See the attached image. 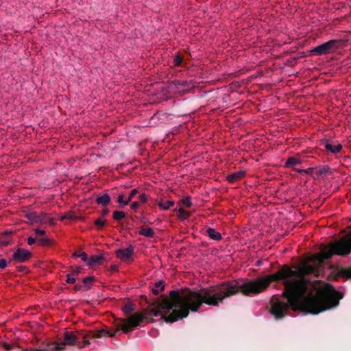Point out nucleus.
Here are the masks:
<instances>
[{
  "mask_svg": "<svg viewBox=\"0 0 351 351\" xmlns=\"http://www.w3.org/2000/svg\"><path fill=\"white\" fill-rule=\"evenodd\" d=\"M301 160L294 157H289L287 158L285 162L286 167H291L298 165L301 164Z\"/></svg>",
  "mask_w": 351,
  "mask_h": 351,
  "instance_id": "nucleus-15",
  "label": "nucleus"
},
{
  "mask_svg": "<svg viewBox=\"0 0 351 351\" xmlns=\"http://www.w3.org/2000/svg\"><path fill=\"white\" fill-rule=\"evenodd\" d=\"M330 171V168L328 165H324L315 169L314 178H319L321 176H326Z\"/></svg>",
  "mask_w": 351,
  "mask_h": 351,
  "instance_id": "nucleus-9",
  "label": "nucleus"
},
{
  "mask_svg": "<svg viewBox=\"0 0 351 351\" xmlns=\"http://www.w3.org/2000/svg\"><path fill=\"white\" fill-rule=\"evenodd\" d=\"M94 276H88L86 277L83 279V282L85 285L86 290H88L90 289V285L92 282L95 280Z\"/></svg>",
  "mask_w": 351,
  "mask_h": 351,
  "instance_id": "nucleus-20",
  "label": "nucleus"
},
{
  "mask_svg": "<svg viewBox=\"0 0 351 351\" xmlns=\"http://www.w3.org/2000/svg\"><path fill=\"white\" fill-rule=\"evenodd\" d=\"M178 213V218L181 219H186L191 215V213L185 210L183 208H180Z\"/></svg>",
  "mask_w": 351,
  "mask_h": 351,
  "instance_id": "nucleus-19",
  "label": "nucleus"
},
{
  "mask_svg": "<svg viewBox=\"0 0 351 351\" xmlns=\"http://www.w3.org/2000/svg\"><path fill=\"white\" fill-rule=\"evenodd\" d=\"M97 230H101L104 226L107 223L106 220H102L101 219H97L94 222Z\"/></svg>",
  "mask_w": 351,
  "mask_h": 351,
  "instance_id": "nucleus-23",
  "label": "nucleus"
},
{
  "mask_svg": "<svg viewBox=\"0 0 351 351\" xmlns=\"http://www.w3.org/2000/svg\"><path fill=\"white\" fill-rule=\"evenodd\" d=\"M206 232V235L211 239L219 241L222 238L221 234L216 231L214 228H208Z\"/></svg>",
  "mask_w": 351,
  "mask_h": 351,
  "instance_id": "nucleus-11",
  "label": "nucleus"
},
{
  "mask_svg": "<svg viewBox=\"0 0 351 351\" xmlns=\"http://www.w3.org/2000/svg\"><path fill=\"white\" fill-rule=\"evenodd\" d=\"M39 245L42 246H50L52 245V241L48 238H41L38 240Z\"/></svg>",
  "mask_w": 351,
  "mask_h": 351,
  "instance_id": "nucleus-24",
  "label": "nucleus"
},
{
  "mask_svg": "<svg viewBox=\"0 0 351 351\" xmlns=\"http://www.w3.org/2000/svg\"><path fill=\"white\" fill-rule=\"evenodd\" d=\"M113 219L116 221H121L125 217V213L123 211H114L112 214Z\"/></svg>",
  "mask_w": 351,
  "mask_h": 351,
  "instance_id": "nucleus-21",
  "label": "nucleus"
},
{
  "mask_svg": "<svg viewBox=\"0 0 351 351\" xmlns=\"http://www.w3.org/2000/svg\"><path fill=\"white\" fill-rule=\"evenodd\" d=\"M111 269L112 271H117V267L116 265H112L111 266Z\"/></svg>",
  "mask_w": 351,
  "mask_h": 351,
  "instance_id": "nucleus-48",
  "label": "nucleus"
},
{
  "mask_svg": "<svg viewBox=\"0 0 351 351\" xmlns=\"http://www.w3.org/2000/svg\"><path fill=\"white\" fill-rule=\"evenodd\" d=\"M182 62V58L180 55H177L174 58V66H180Z\"/></svg>",
  "mask_w": 351,
  "mask_h": 351,
  "instance_id": "nucleus-29",
  "label": "nucleus"
},
{
  "mask_svg": "<svg viewBox=\"0 0 351 351\" xmlns=\"http://www.w3.org/2000/svg\"><path fill=\"white\" fill-rule=\"evenodd\" d=\"M23 351H27V350H26V349H24V348H23Z\"/></svg>",
  "mask_w": 351,
  "mask_h": 351,
  "instance_id": "nucleus-52",
  "label": "nucleus"
},
{
  "mask_svg": "<svg viewBox=\"0 0 351 351\" xmlns=\"http://www.w3.org/2000/svg\"><path fill=\"white\" fill-rule=\"evenodd\" d=\"M139 205H140V202H133L130 204V208L132 210H136L139 207Z\"/></svg>",
  "mask_w": 351,
  "mask_h": 351,
  "instance_id": "nucleus-38",
  "label": "nucleus"
},
{
  "mask_svg": "<svg viewBox=\"0 0 351 351\" xmlns=\"http://www.w3.org/2000/svg\"><path fill=\"white\" fill-rule=\"evenodd\" d=\"M32 256V254L27 250L23 249V262L28 260Z\"/></svg>",
  "mask_w": 351,
  "mask_h": 351,
  "instance_id": "nucleus-31",
  "label": "nucleus"
},
{
  "mask_svg": "<svg viewBox=\"0 0 351 351\" xmlns=\"http://www.w3.org/2000/svg\"><path fill=\"white\" fill-rule=\"evenodd\" d=\"M35 232H36V235H38V236L44 235L45 234V230H39V229H36Z\"/></svg>",
  "mask_w": 351,
  "mask_h": 351,
  "instance_id": "nucleus-43",
  "label": "nucleus"
},
{
  "mask_svg": "<svg viewBox=\"0 0 351 351\" xmlns=\"http://www.w3.org/2000/svg\"><path fill=\"white\" fill-rule=\"evenodd\" d=\"M134 310V305L131 303L126 304L123 308V311L125 314H130Z\"/></svg>",
  "mask_w": 351,
  "mask_h": 351,
  "instance_id": "nucleus-26",
  "label": "nucleus"
},
{
  "mask_svg": "<svg viewBox=\"0 0 351 351\" xmlns=\"http://www.w3.org/2000/svg\"><path fill=\"white\" fill-rule=\"evenodd\" d=\"M324 148L332 154L339 153L343 147L341 144H332L328 140L325 139L322 143Z\"/></svg>",
  "mask_w": 351,
  "mask_h": 351,
  "instance_id": "nucleus-5",
  "label": "nucleus"
},
{
  "mask_svg": "<svg viewBox=\"0 0 351 351\" xmlns=\"http://www.w3.org/2000/svg\"><path fill=\"white\" fill-rule=\"evenodd\" d=\"M175 202L172 200H169L165 202H159L158 206L162 210H169L171 206L174 205Z\"/></svg>",
  "mask_w": 351,
  "mask_h": 351,
  "instance_id": "nucleus-18",
  "label": "nucleus"
},
{
  "mask_svg": "<svg viewBox=\"0 0 351 351\" xmlns=\"http://www.w3.org/2000/svg\"><path fill=\"white\" fill-rule=\"evenodd\" d=\"M139 219H140L141 222L144 223V224L149 223L148 219L146 217H139Z\"/></svg>",
  "mask_w": 351,
  "mask_h": 351,
  "instance_id": "nucleus-44",
  "label": "nucleus"
},
{
  "mask_svg": "<svg viewBox=\"0 0 351 351\" xmlns=\"http://www.w3.org/2000/svg\"><path fill=\"white\" fill-rule=\"evenodd\" d=\"M80 252H76L73 254V256H75V257H78L77 255H79Z\"/></svg>",
  "mask_w": 351,
  "mask_h": 351,
  "instance_id": "nucleus-49",
  "label": "nucleus"
},
{
  "mask_svg": "<svg viewBox=\"0 0 351 351\" xmlns=\"http://www.w3.org/2000/svg\"><path fill=\"white\" fill-rule=\"evenodd\" d=\"M14 262H22V248L19 247L12 255L10 263L14 265Z\"/></svg>",
  "mask_w": 351,
  "mask_h": 351,
  "instance_id": "nucleus-13",
  "label": "nucleus"
},
{
  "mask_svg": "<svg viewBox=\"0 0 351 351\" xmlns=\"http://www.w3.org/2000/svg\"><path fill=\"white\" fill-rule=\"evenodd\" d=\"M3 347L7 350H11L14 348V343H9L3 342L2 343Z\"/></svg>",
  "mask_w": 351,
  "mask_h": 351,
  "instance_id": "nucleus-34",
  "label": "nucleus"
},
{
  "mask_svg": "<svg viewBox=\"0 0 351 351\" xmlns=\"http://www.w3.org/2000/svg\"><path fill=\"white\" fill-rule=\"evenodd\" d=\"M23 274L25 273H28L29 272V269L27 268H26L25 267H24V266H23Z\"/></svg>",
  "mask_w": 351,
  "mask_h": 351,
  "instance_id": "nucleus-47",
  "label": "nucleus"
},
{
  "mask_svg": "<svg viewBox=\"0 0 351 351\" xmlns=\"http://www.w3.org/2000/svg\"><path fill=\"white\" fill-rule=\"evenodd\" d=\"M110 213V210L108 208H104L101 211V217H105L106 215H108Z\"/></svg>",
  "mask_w": 351,
  "mask_h": 351,
  "instance_id": "nucleus-41",
  "label": "nucleus"
},
{
  "mask_svg": "<svg viewBox=\"0 0 351 351\" xmlns=\"http://www.w3.org/2000/svg\"><path fill=\"white\" fill-rule=\"evenodd\" d=\"M97 204L101 205L102 206H107L110 202V197L108 194L104 193L101 195H98L95 199Z\"/></svg>",
  "mask_w": 351,
  "mask_h": 351,
  "instance_id": "nucleus-8",
  "label": "nucleus"
},
{
  "mask_svg": "<svg viewBox=\"0 0 351 351\" xmlns=\"http://www.w3.org/2000/svg\"><path fill=\"white\" fill-rule=\"evenodd\" d=\"M293 170L300 173H304V171H303L304 169L294 168Z\"/></svg>",
  "mask_w": 351,
  "mask_h": 351,
  "instance_id": "nucleus-46",
  "label": "nucleus"
},
{
  "mask_svg": "<svg viewBox=\"0 0 351 351\" xmlns=\"http://www.w3.org/2000/svg\"><path fill=\"white\" fill-rule=\"evenodd\" d=\"M9 244V241L4 239L3 238L0 239V245L3 246H6Z\"/></svg>",
  "mask_w": 351,
  "mask_h": 351,
  "instance_id": "nucleus-40",
  "label": "nucleus"
},
{
  "mask_svg": "<svg viewBox=\"0 0 351 351\" xmlns=\"http://www.w3.org/2000/svg\"><path fill=\"white\" fill-rule=\"evenodd\" d=\"M8 265V262L4 258H1L0 259V269H3L6 267Z\"/></svg>",
  "mask_w": 351,
  "mask_h": 351,
  "instance_id": "nucleus-37",
  "label": "nucleus"
},
{
  "mask_svg": "<svg viewBox=\"0 0 351 351\" xmlns=\"http://www.w3.org/2000/svg\"><path fill=\"white\" fill-rule=\"evenodd\" d=\"M139 234L141 235H143L144 237H146L147 238H153L155 235V232L154 231V230L151 228H144V227H142L141 228L140 230H139Z\"/></svg>",
  "mask_w": 351,
  "mask_h": 351,
  "instance_id": "nucleus-12",
  "label": "nucleus"
},
{
  "mask_svg": "<svg viewBox=\"0 0 351 351\" xmlns=\"http://www.w3.org/2000/svg\"><path fill=\"white\" fill-rule=\"evenodd\" d=\"M117 202L122 204L121 206H124V202H125V199H124V195L122 193V194H120L118 197H117Z\"/></svg>",
  "mask_w": 351,
  "mask_h": 351,
  "instance_id": "nucleus-36",
  "label": "nucleus"
},
{
  "mask_svg": "<svg viewBox=\"0 0 351 351\" xmlns=\"http://www.w3.org/2000/svg\"><path fill=\"white\" fill-rule=\"evenodd\" d=\"M89 333L92 338L97 339L106 336V330L104 329H101L95 332L89 331Z\"/></svg>",
  "mask_w": 351,
  "mask_h": 351,
  "instance_id": "nucleus-17",
  "label": "nucleus"
},
{
  "mask_svg": "<svg viewBox=\"0 0 351 351\" xmlns=\"http://www.w3.org/2000/svg\"><path fill=\"white\" fill-rule=\"evenodd\" d=\"M139 201L141 203H145L147 202L148 197L147 195L145 193H141L138 197Z\"/></svg>",
  "mask_w": 351,
  "mask_h": 351,
  "instance_id": "nucleus-32",
  "label": "nucleus"
},
{
  "mask_svg": "<svg viewBox=\"0 0 351 351\" xmlns=\"http://www.w3.org/2000/svg\"><path fill=\"white\" fill-rule=\"evenodd\" d=\"M303 171H304V173H305L306 174L312 175L313 178H314V176H315V169H314V168H308Z\"/></svg>",
  "mask_w": 351,
  "mask_h": 351,
  "instance_id": "nucleus-35",
  "label": "nucleus"
},
{
  "mask_svg": "<svg viewBox=\"0 0 351 351\" xmlns=\"http://www.w3.org/2000/svg\"><path fill=\"white\" fill-rule=\"evenodd\" d=\"M186 84V82H182V85L183 86H184Z\"/></svg>",
  "mask_w": 351,
  "mask_h": 351,
  "instance_id": "nucleus-51",
  "label": "nucleus"
},
{
  "mask_svg": "<svg viewBox=\"0 0 351 351\" xmlns=\"http://www.w3.org/2000/svg\"><path fill=\"white\" fill-rule=\"evenodd\" d=\"M137 193H138V190L137 189H132L130 191L128 199H125V202H124V205H128L132 200V199L136 196V195Z\"/></svg>",
  "mask_w": 351,
  "mask_h": 351,
  "instance_id": "nucleus-22",
  "label": "nucleus"
},
{
  "mask_svg": "<svg viewBox=\"0 0 351 351\" xmlns=\"http://www.w3.org/2000/svg\"><path fill=\"white\" fill-rule=\"evenodd\" d=\"M17 268H18L19 271L22 270V266H18Z\"/></svg>",
  "mask_w": 351,
  "mask_h": 351,
  "instance_id": "nucleus-50",
  "label": "nucleus"
},
{
  "mask_svg": "<svg viewBox=\"0 0 351 351\" xmlns=\"http://www.w3.org/2000/svg\"><path fill=\"white\" fill-rule=\"evenodd\" d=\"M104 258L103 255L99 256H91L88 258V261L87 263V265L88 266L93 267L96 265H100L101 264L102 261H104Z\"/></svg>",
  "mask_w": 351,
  "mask_h": 351,
  "instance_id": "nucleus-10",
  "label": "nucleus"
},
{
  "mask_svg": "<svg viewBox=\"0 0 351 351\" xmlns=\"http://www.w3.org/2000/svg\"><path fill=\"white\" fill-rule=\"evenodd\" d=\"M80 271H81V267H78L73 269L71 274L74 276H77L80 273Z\"/></svg>",
  "mask_w": 351,
  "mask_h": 351,
  "instance_id": "nucleus-39",
  "label": "nucleus"
},
{
  "mask_svg": "<svg viewBox=\"0 0 351 351\" xmlns=\"http://www.w3.org/2000/svg\"><path fill=\"white\" fill-rule=\"evenodd\" d=\"M338 274L340 277L351 279V267L341 268Z\"/></svg>",
  "mask_w": 351,
  "mask_h": 351,
  "instance_id": "nucleus-16",
  "label": "nucleus"
},
{
  "mask_svg": "<svg viewBox=\"0 0 351 351\" xmlns=\"http://www.w3.org/2000/svg\"><path fill=\"white\" fill-rule=\"evenodd\" d=\"M77 219V217L74 215L73 212H69L66 214H64L61 217V221H64L65 219H69V220H75Z\"/></svg>",
  "mask_w": 351,
  "mask_h": 351,
  "instance_id": "nucleus-25",
  "label": "nucleus"
},
{
  "mask_svg": "<svg viewBox=\"0 0 351 351\" xmlns=\"http://www.w3.org/2000/svg\"><path fill=\"white\" fill-rule=\"evenodd\" d=\"M82 285H76L74 287V289L76 291L82 290Z\"/></svg>",
  "mask_w": 351,
  "mask_h": 351,
  "instance_id": "nucleus-45",
  "label": "nucleus"
},
{
  "mask_svg": "<svg viewBox=\"0 0 351 351\" xmlns=\"http://www.w3.org/2000/svg\"><path fill=\"white\" fill-rule=\"evenodd\" d=\"M80 335H76L74 332H65L60 340V345L56 346V350H62L64 348L62 346H73L78 343Z\"/></svg>",
  "mask_w": 351,
  "mask_h": 351,
  "instance_id": "nucleus-4",
  "label": "nucleus"
},
{
  "mask_svg": "<svg viewBox=\"0 0 351 351\" xmlns=\"http://www.w3.org/2000/svg\"><path fill=\"white\" fill-rule=\"evenodd\" d=\"M35 242H36V239H35V238H33V237H29L27 239V243H28V245H32V244H34Z\"/></svg>",
  "mask_w": 351,
  "mask_h": 351,
  "instance_id": "nucleus-42",
  "label": "nucleus"
},
{
  "mask_svg": "<svg viewBox=\"0 0 351 351\" xmlns=\"http://www.w3.org/2000/svg\"><path fill=\"white\" fill-rule=\"evenodd\" d=\"M245 171H238L228 175L226 179L230 183L233 184L243 178L245 176Z\"/></svg>",
  "mask_w": 351,
  "mask_h": 351,
  "instance_id": "nucleus-7",
  "label": "nucleus"
},
{
  "mask_svg": "<svg viewBox=\"0 0 351 351\" xmlns=\"http://www.w3.org/2000/svg\"><path fill=\"white\" fill-rule=\"evenodd\" d=\"M78 335H80V339H84V343L86 344V345H89L90 344V341L89 340L86 339V337H91L90 333L88 332V334H84V333H79Z\"/></svg>",
  "mask_w": 351,
  "mask_h": 351,
  "instance_id": "nucleus-28",
  "label": "nucleus"
},
{
  "mask_svg": "<svg viewBox=\"0 0 351 351\" xmlns=\"http://www.w3.org/2000/svg\"><path fill=\"white\" fill-rule=\"evenodd\" d=\"M23 217L26 218L27 221H24L23 223L29 224L34 223H50L53 224V219L50 218L47 213L40 212L37 213L30 207H23Z\"/></svg>",
  "mask_w": 351,
  "mask_h": 351,
  "instance_id": "nucleus-3",
  "label": "nucleus"
},
{
  "mask_svg": "<svg viewBox=\"0 0 351 351\" xmlns=\"http://www.w3.org/2000/svg\"><path fill=\"white\" fill-rule=\"evenodd\" d=\"M77 256H78V257H80V258H81V259H82L83 261H84V262H87V263H88V258H88V255H87V254H86V253H85V252H80V253L79 254V255H77Z\"/></svg>",
  "mask_w": 351,
  "mask_h": 351,
  "instance_id": "nucleus-33",
  "label": "nucleus"
},
{
  "mask_svg": "<svg viewBox=\"0 0 351 351\" xmlns=\"http://www.w3.org/2000/svg\"><path fill=\"white\" fill-rule=\"evenodd\" d=\"M348 40L333 39L318 45L308 51L310 56H323L332 54L346 47Z\"/></svg>",
  "mask_w": 351,
  "mask_h": 351,
  "instance_id": "nucleus-2",
  "label": "nucleus"
},
{
  "mask_svg": "<svg viewBox=\"0 0 351 351\" xmlns=\"http://www.w3.org/2000/svg\"><path fill=\"white\" fill-rule=\"evenodd\" d=\"M165 283L162 280L158 281L155 283L154 287L152 288V291L154 295H158L160 291L165 289Z\"/></svg>",
  "mask_w": 351,
  "mask_h": 351,
  "instance_id": "nucleus-14",
  "label": "nucleus"
},
{
  "mask_svg": "<svg viewBox=\"0 0 351 351\" xmlns=\"http://www.w3.org/2000/svg\"><path fill=\"white\" fill-rule=\"evenodd\" d=\"M241 291L245 295H249V281L239 285L238 282L230 281L204 287L200 289H185L179 293L172 290L169 298L164 296L161 301H157L141 313H134L125 319H120L114 330H106V336L114 337L117 332L128 334L138 327L141 322L147 321L153 322L154 319L149 317L162 315L161 319L166 322H174L180 319L186 317L190 311L197 312L205 304L208 306H217L223 303L224 299L228 298Z\"/></svg>",
  "mask_w": 351,
  "mask_h": 351,
  "instance_id": "nucleus-1",
  "label": "nucleus"
},
{
  "mask_svg": "<svg viewBox=\"0 0 351 351\" xmlns=\"http://www.w3.org/2000/svg\"><path fill=\"white\" fill-rule=\"evenodd\" d=\"M181 203L182 204H184L185 206L190 208L192 206L191 197L189 196H187V197L183 198L181 200Z\"/></svg>",
  "mask_w": 351,
  "mask_h": 351,
  "instance_id": "nucleus-27",
  "label": "nucleus"
},
{
  "mask_svg": "<svg viewBox=\"0 0 351 351\" xmlns=\"http://www.w3.org/2000/svg\"><path fill=\"white\" fill-rule=\"evenodd\" d=\"M134 253V248L132 245L125 249H119L116 252L117 256L125 261L132 256Z\"/></svg>",
  "mask_w": 351,
  "mask_h": 351,
  "instance_id": "nucleus-6",
  "label": "nucleus"
},
{
  "mask_svg": "<svg viewBox=\"0 0 351 351\" xmlns=\"http://www.w3.org/2000/svg\"><path fill=\"white\" fill-rule=\"evenodd\" d=\"M75 280H76L75 277L74 276H73L71 274H69L66 276V282L67 283L73 284V283H75Z\"/></svg>",
  "mask_w": 351,
  "mask_h": 351,
  "instance_id": "nucleus-30",
  "label": "nucleus"
}]
</instances>
